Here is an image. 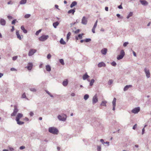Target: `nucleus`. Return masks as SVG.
I'll return each mask as SVG.
<instances>
[{"instance_id":"nucleus-6","label":"nucleus","mask_w":151,"mask_h":151,"mask_svg":"<svg viewBox=\"0 0 151 151\" xmlns=\"http://www.w3.org/2000/svg\"><path fill=\"white\" fill-rule=\"evenodd\" d=\"M98 99L97 94H96L94 96H93L92 99V103L93 104H94L97 102Z\"/></svg>"},{"instance_id":"nucleus-18","label":"nucleus","mask_w":151,"mask_h":151,"mask_svg":"<svg viewBox=\"0 0 151 151\" xmlns=\"http://www.w3.org/2000/svg\"><path fill=\"white\" fill-rule=\"evenodd\" d=\"M68 84V81L67 79H66L63 82V85L64 86H66Z\"/></svg>"},{"instance_id":"nucleus-10","label":"nucleus","mask_w":151,"mask_h":151,"mask_svg":"<svg viewBox=\"0 0 151 151\" xmlns=\"http://www.w3.org/2000/svg\"><path fill=\"white\" fill-rule=\"evenodd\" d=\"M106 66V64L103 62H100L98 64V66L99 68H101L102 67H105Z\"/></svg>"},{"instance_id":"nucleus-54","label":"nucleus","mask_w":151,"mask_h":151,"mask_svg":"<svg viewBox=\"0 0 151 151\" xmlns=\"http://www.w3.org/2000/svg\"><path fill=\"white\" fill-rule=\"evenodd\" d=\"M21 29L23 31L25 29L24 28V26H21Z\"/></svg>"},{"instance_id":"nucleus-51","label":"nucleus","mask_w":151,"mask_h":151,"mask_svg":"<svg viewBox=\"0 0 151 151\" xmlns=\"http://www.w3.org/2000/svg\"><path fill=\"white\" fill-rule=\"evenodd\" d=\"M137 124H135L133 127L132 129H135L137 127Z\"/></svg>"},{"instance_id":"nucleus-14","label":"nucleus","mask_w":151,"mask_h":151,"mask_svg":"<svg viewBox=\"0 0 151 151\" xmlns=\"http://www.w3.org/2000/svg\"><path fill=\"white\" fill-rule=\"evenodd\" d=\"M32 63H28V65L27 67V68L29 70H31L32 68Z\"/></svg>"},{"instance_id":"nucleus-62","label":"nucleus","mask_w":151,"mask_h":151,"mask_svg":"<svg viewBox=\"0 0 151 151\" xmlns=\"http://www.w3.org/2000/svg\"><path fill=\"white\" fill-rule=\"evenodd\" d=\"M14 26H12V28L11 29V32H13L14 31Z\"/></svg>"},{"instance_id":"nucleus-33","label":"nucleus","mask_w":151,"mask_h":151,"mask_svg":"<svg viewBox=\"0 0 151 151\" xmlns=\"http://www.w3.org/2000/svg\"><path fill=\"white\" fill-rule=\"evenodd\" d=\"M133 15V13L132 12H130L129 14L127 16V19H128L130 17L132 16Z\"/></svg>"},{"instance_id":"nucleus-30","label":"nucleus","mask_w":151,"mask_h":151,"mask_svg":"<svg viewBox=\"0 0 151 151\" xmlns=\"http://www.w3.org/2000/svg\"><path fill=\"white\" fill-rule=\"evenodd\" d=\"M119 55H122V56L123 57H124L125 55V52L123 50H121Z\"/></svg>"},{"instance_id":"nucleus-61","label":"nucleus","mask_w":151,"mask_h":151,"mask_svg":"<svg viewBox=\"0 0 151 151\" xmlns=\"http://www.w3.org/2000/svg\"><path fill=\"white\" fill-rule=\"evenodd\" d=\"M100 141L102 143V144H104V140L103 139H101Z\"/></svg>"},{"instance_id":"nucleus-55","label":"nucleus","mask_w":151,"mask_h":151,"mask_svg":"<svg viewBox=\"0 0 151 151\" xmlns=\"http://www.w3.org/2000/svg\"><path fill=\"white\" fill-rule=\"evenodd\" d=\"M142 134H143L144 133V132H145V128H143L142 129Z\"/></svg>"},{"instance_id":"nucleus-50","label":"nucleus","mask_w":151,"mask_h":151,"mask_svg":"<svg viewBox=\"0 0 151 151\" xmlns=\"http://www.w3.org/2000/svg\"><path fill=\"white\" fill-rule=\"evenodd\" d=\"M116 16L120 19H122L123 17H120V14H116Z\"/></svg>"},{"instance_id":"nucleus-31","label":"nucleus","mask_w":151,"mask_h":151,"mask_svg":"<svg viewBox=\"0 0 151 151\" xmlns=\"http://www.w3.org/2000/svg\"><path fill=\"white\" fill-rule=\"evenodd\" d=\"M124 57L122 56V55H118L117 59L118 60H120L121 59H122Z\"/></svg>"},{"instance_id":"nucleus-38","label":"nucleus","mask_w":151,"mask_h":151,"mask_svg":"<svg viewBox=\"0 0 151 151\" xmlns=\"http://www.w3.org/2000/svg\"><path fill=\"white\" fill-rule=\"evenodd\" d=\"M91 41V39L90 38H86L84 40V41L86 42H88Z\"/></svg>"},{"instance_id":"nucleus-22","label":"nucleus","mask_w":151,"mask_h":151,"mask_svg":"<svg viewBox=\"0 0 151 151\" xmlns=\"http://www.w3.org/2000/svg\"><path fill=\"white\" fill-rule=\"evenodd\" d=\"M46 69L47 71L49 72L51 70V68L49 65H47L46 66Z\"/></svg>"},{"instance_id":"nucleus-13","label":"nucleus","mask_w":151,"mask_h":151,"mask_svg":"<svg viewBox=\"0 0 151 151\" xmlns=\"http://www.w3.org/2000/svg\"><path fill=\"white\" fill-rule=\"evenodd\" d=\"M0 23L1 25L4 26L6 24V22L4 19H1L0 20Z\"/></svg>"},{"instance_id":"nucleus-11","label":"nucleus","mask_w":151,"mask_h":151,"mask_svg":"<svg viewBox=\"0 0 151 151\" xmlns=\"http://www.w3.org/2000/svg\"><path fill=\"white\" fill-rule=\"evenodd\" d=\"M139 1L143 6H147L148 4V3L145 0H140Z\"/></svg>"},{"instance_id":"nucleus-46","label":"nucleus","mask_w":151,"mask_h":151,"mask_svg":"<svg viewBox=\"0 0 151 151\" xmlns=\"http://www.w3.org/2000/svg\"><path fill=\"white\" fill-rule=\"evenodd\" d=\"M26 96L25 95V93H24L22 95V98H26Z\"/></svg>"},{"instance_id":"nucleus-49","label":"nucleus","mask_w":151,"mask_h":151,"mask_svg":"<svg viewBox=\"0 0 151 151\" xmlns=\"http://www.w3.org/2000/svg\"><path fill=\"white\" fill-rule=\"evenodd\" d=\"M17 56H15L13 57L12 58V60H15L17 59Z\"/></svg>"},{"instance_id":"nucleus-37","label":"nucleus","mask_w":151,"mask_h":151,"mask_svg":"<svg viewBox=\"0 0 151 151\" xmlns=\"http://www.w3.org/2000/svg\"><path fill=\"white\" fill-rule=\"evenodd\" d=\"M42 31V29H40L38 31H37L36 33H35V35H38L39 33L41 32V31Z\"/></svg>"},{"instance_id":"nucleus-53","label":"nucleus","mask_w":151,"mask_h":151,"mask_svg":"<svg viewBox=\"0 0 151 151\" xmlns=\"http://www.w3.org/2000/svg\"><path fill=\"white\" fill-rule=\"evenodd\" d=\"M80 30L79 29H78L75 32V33L76 34H77L78 33L80 32Z\"/></svg>"},{"instance_id":"nucleus-59","label":"nucleus","mask_w":151,"mask_h":151,"mask_svg":"<svg viewBox=\"0 0 151 151\" xmlns=\"http://www.w3.org/2000/svg\"><path fill=\"white\" fill-rule=\"evenodd\" d=\"M7 17L9 19H12V17L10 15L8 16Z\"/></svg>"},{"instance_id":"nucleus-8","label":"nucleus","mask_w":151,"mask_h":151,"mask_svg":"<svg viewBox=\"0 0 151 151\" xmlns=\"http://www.w3.org/2000/svg\"><path fill=\"white\" fill-rule=\"evenodd\" d=\"M87 22V19L85 17H83L82 19L81 23L84 25H86Z\"/></svg>"},{"instance_id":"nucleus-58","label":"nucleus","mask_w":151,"mask_h":151,"mask_svg":"<svg viewBox=\"0 0 151 151\" xmlns=\"http://www.w3.org/2000/svg\"><path fill=\"white\" fill-rule=\"evenodd\" d=\"M10 70L12 71L17 70L16 69L14 68H12Z\"/></svg>"},{"instance_id":"nucleus-27","label":"nucleus","mask_w":151,"mask_h":151,"mask_svg":"<svg viewBox=\"0 0 151 151\" xmlns=\"http://www.w3.org/2000/svg\"><path fill=\"white\" fill-rule=\"evenodd\" d=\"M60 42V43L61 44L64 45L66 44L65 42L63 40V38H62L61 39Z\"/></svg>"},{"instance_id":"nucleus-36","label":"nucleus","mask_w":151,"mask_h":151,"mask_svg":"<svg viewBox=\"0 0 151 151\" xmlns=\"http://www.w3.org/2000/svg\"><path fill=\"white\" fill-rule=\"evenodd\" d=\"M84 35L83 33H82L81 34H79L78 35V37L80 39H81L82 38V36Z\"/></svg>"},{"instance_id":"nucleus-26","label":"nucleus","mask_w":151,"mask_h":151,"mask_svg":"<svg viewBox=\"0 0 151 151\" xmlns=\"http://www.w3.org/2000/svg\"><path fill=\"white\" fill-rule=\"evenodd\" d=\"M27 0H21L19 2L20 4H24L26 3Z\"/></svg>"},{"instance_id":"nucleus-4","label":"nucleus","mask_w":151,"mask_h":151,"mask_svg":"<svg viewBox=\"0 0 151 151\" xmlns=\"http://www.w3.org/2000/svg\"><path fill=\"white\" fill-rule=\"evenodd\" d=\"M144 71L147 77V78H150V73L149 70L147 68H145Z\"/></svg>"},{"instance_id":"nucleus-2","label":"nucleus","mask_w":151,"mask_h":151,"mask_svg":"<svg viewBox=\"0 0 151 151\" xmlns=\"http://www.w3.org/2000/svg\"><path fill=\"white\" fill-rule=\"evenodd\" d=\"M49 37V36L48 35H43L39 37V40L41 41H44L47 40Z\"/></svg>"},{"instance_id":"nucleus-63","label":"nucleus","mask_w":151,"mask_h":151,"mask_svg":"<svg viewBox=\"0 0 151 151\" xmlns=\"http://www.w3.org/2000/svg\"><path fill=\"white\" fill-rule=\"evenodd\" d=\"M118 8L119 9H122L123 8L122 6V5H121L118 6Z\"/></svg>"},{"instance_id":"nucleus-5","label":"nucleus","mask_w":151,"mask_h":151,"mask_svg":"<svg viewBox=\"0 0 151 151\" xmlns=\"http://www.w3.org/2000/svg\"><path fill=\"white\" fill-rule=\"evenodd\" d=\"M140 110V108L139 107H136L133 109L131 111L133 113L136 114L138 113Z\"/></svg>"},{"instance_id":"nucleus-21","label":"nucleus","mask_w":151,"mask_h":151,"mask_svg":"<svg viewBox=\"0 0 151 151\" xmlns=\"http://www.w3.org/2000/svg\"><path fill=\"white\" fill-rule=\"evenodd\" d=\"M77 4V2L76 1H73L70 5V7L72 8L73 6H75Z\"/></svg>"},{"instance_id":"nucleus-15","label":"nucleus","mask_w":151,"mask_h":151,"mask_svg":"<svg viewBox=\"0 0 151 151\" xmlns=\"http://www.w3.org/2000/svg\"><path fill=\"white\" fill-rule=\"evenodd\" d=\"M58 119L60 121H65L66 120V118L64 117H62L60 115H59L58 116Z\"/></svg>"},{"instance_id":"nucleus-12","label":"nucleus","mask_w":151,"mask_h":151,"mask_svg":"<svg viewBox=\"0 0 151 151\" xmlns=\"http://www.w3.org/2000/svg\"><path fill=\"white\" fill-rule=\"evenodd\" d=\"M23 116V114L21 113H18L17 116L16 120H19Z\"/></svg>"},{"instance_id":"nucleus-47","label":"nucleus","mask_w":151,"mask_h":151,"mask_svg":"<svg viewBox=\"0 0 151 151\" xmlns=\"http://www.w3.org/2000/svg\"><path fill=\"white\" fill-rule=\"evenodd\" d=\"M17 20L16 19H14L13 20L12 22V24H14L16 21Z\"/></svg>"},{"instance_id":"nucleus-48","label":"nucleus","mask_w":151,"mask_h":151,"mask_svg":"<svg viewBox=\"0 0 151 151\" xmlns=\"http://www.w3.org/2000/svg\"><path fill=\"white\" fill-rule=\"evenodd\" d=\"M51 55L50 54H49L47 55V58L48 59H50L51 58Z\"/></svg>"},{"instance_id":"nucleus-34","label":"nucleus","mask_w":151,"mask_h":151,"mask_svg":"<svg viewBox=\"0 0 151 151\" xmlns=\"http://www.w3.org/2000/svg\"><path fill=\"white\" fill-rule=\"evenodd\" d=\"M71 34V33L70 32L68 33L66 37L67 40H68L69 39V37L70 36Z\"/></svg>"},{"instance_id":"nucleus-3","label":"nucleus","mask_w":151,"mask_h":151,"mask_svg":"<svg viewBox=\"0 0 151 151\" xmlns=\"http://www.w3.org/2000/svg\"><path fill=\"white\" fill-rule=\"evenodd\" d=\"M19 111L18 109L17 108V106H14V109L13 113L11 114V116H15L16 115V114Z\"/></svg>"},{"instance_id":"nucleus-29","label":"nucleus","mask_w":151,"mask_h":151,"mask_svg":"<svg viewBox=\"0 0 151 151\" xmlns=\"http://www.w3.org/2000/svg\"><path fill=\"white\" fill-rule=\"evenodd\" d=\"M94 81L95 80L94 79H92L91 80L90 83V86H92L93 85Z\"/></svg>"},{"instance_id":"nucleus-1","label":"nucleus","mask_w":151,"mask_h":151,"mask_svg":"<svg viewBox=\"0 0 151 151\" xmlns=\"http://www.w3.org/2000/svg\"><path fill=\"white\" fill-rule=\"evenodd\" d=\"M48 131L50 133L55 134H57L59 132L58 129L54 127H49Z\"/></svg>"},{"instance_id":"nucleus-56","label":"nucleus","mask_w":151,"mask_h":151,"mask_svg":"<svg viewBox=\"0 0 151 151\" xmlns=\"http://www.w3.org/2000/svg\"><path fill=\"white\" fill-rule=\"evenodd\" d=\"M109 142H104V144H106L107 145H109Z\"/></svg>"},{"instance_id":"nucleus-19","label":"nucleus","mask_w":151,"mask_h":151,"mask_svg":"<svg viewBox=\"0 0 151 151\" xmlns=\"http://www.w3.org/2000/svg\"><path fill=\"white\" fill-rule=\"evenodd\" d=\"M16 35L17 36V38L19 39V40H21L22 39L19 33V31L18 30H17L16 32Z\"/></svg>"},{"instance_id":"nucleus-41","label":"nucleus","mask_w":151,"mask_h":151,"mask_svg":"<svg viewBox=\"0 0 151 151\" xmlns=\"http://www.w3.org/2000/svg\"><path fill=\"white\" fill-rule=\"evenodd\" d=\"M112 65L114 66H116V63L115 61H113L111 63Z\"/></svg>"},{"instance_id":"nucleus-60","label":"nucleus","mask_w":151,"mask_h":151,"mask_svg":"<svg viewBox=\"0 0 151 151\" xmlns=\"http://www.w3.org/2000/svg\"><path fill=\"white\" fill-rule=\"evenodd\" d=\"M95 28H93L92 29V32L93 33H95Z\"/></svg>"},{"instance_id":"nucleus-16","label":"nucleus","mask_w":151,"mask_h":151,"mask_svg":"<svg viewBox=\"0 0 151 151\" xmlns=\"http://www.w3.org/2000/svg\"><path fill=\"white\" fill-rule=\"evenodd\" d=\"M89 76L87 74V73H86L83 76V80H85L88 78Z\"/></svg>"},{"instance_id":"nucleus-57","label":"nucleus","mask_w":151,"mask_h":151,"mask_svg":"<svg viewBox=\"0 0 151 151\" xmlns=\"http://www.w3.org/2000/svg\"><path fill=\"white\" fill-rule=\"evenodd\" d=\"M34 115V113L32 112H30L29 113V115L30 116H32Z\"/></svg>"},{"instance_id":"nucleus-43","label":"nucleus","mask_w":151,"mask_h":151,"mask_svg":"<svg viewBox=\"0 0 151 151\" xmlns=\"http://www.w3.org/2000/svg\"><path fill=\"white\" fill-rule=\"evenodd\" d=\"M97 150L98 151H101V147L100 146H97Z\"/></svg>"},{"instance_id":"nucleus-32","label":"nucleus","mask_w":151,"mask_h":151,"mask_svg":"<svg viewBox=\"0 0 151 151\" xmlns=\"http://www.w3.org/2000/svg\"><path fill=\"white\" fill-rule=\"evenodd\" d=\"M89 96L88 94H85L84 96V99L85 100H87L89 98Z\"/></svg>"},{"instance_id":"nucleus-24","label":"nucleus","mask_w":151,"mask_h":151,"mask_svg":"<svg viewBox=\"0 0 151 151\" xmlns=\"http://www.w3.org/2000/svg\"><path fill=\"white\" fill-rule=\"evenodd\" d=\"M59 24V23L58 22H56L53 23V26L54 28H56Z\"/></svg>"},{"instance_id":"nucleus-28","label":"nucleus","mask_w":151,"mask_h":151,"mask_svg":"<svg viewBox=\"0 0 151 151\" xmlns=\"http://www.w3.org/2000/svg\"><path fill=\"white\" fill-rule=\"evenodd\" d=\"M107 103V101H103L102 102L101 104V105L103 106H106V103Z\"/></svg>"},{"instance_id":"nucleus-45","label":"nucleus","mask_w":151,"mask_h":151,"mask_svg":"<svg viewBox=\"0 0 151 151\" xmlns=\"http://www.w3.org/2000/svg\"><path fill=\"white\" fill-rule=\"evenodd\" d=\"M113 83V80H110L108 82V84L109 85H111Z\"/></svg>"},{"instance_id":"nucleus-52","label":"nucleus","mask_w":151,"mask_h":151,"mask_svg":"<svg viewBox=\"0 0 151 151\" xmlns=\"http://www.w3.org/2000/svg\"><path fill=\"white\" fill-rule=\"evenodd\" d=\"M24 148H25V147L24 146H21L19 147V149L20 150H23Z\"/></svg>"},{"instance_id":"nucleus-64","label":"nucleus","mask_w":151,"mask_h":151,"mask_svg":"<svg viewBox=\"0 0 151 151\" xmlns=\"http://www.w3.org/2000/svg\"><path fill=\"white\" fill-rule=\"evenodd\" d=\"M76 23V22H73L70 24V25L72 27Z\"/></svg>"},{"instance_id":"nucleus-9","label":"nucleus","mask_w":151,"mask_h":151,"mask_svg":"<svg viewBox=\"0 0 151 151\" xmlns=\"http://www.w3.org/2000/svg\"><path fill=\"white\" fill-rule=\"evenodd\" d=\"M116 98H114L112 102V105L113 106L112 110L114 111L115 110V108L116 104Z\"/></svg>"},{"instance_id":"nucleus-44","label":"nucleus","mask_w":151,"mask_h":151,"mask_svg":"<svg viewBox=\"0 0 151 151\" xmlns=\"http://www.w3.org/2000/svg\"><path fill=\"white\" fill-rule=\"evenodd\" d=\"M129 44V42H124L123 44V46L125 47H126L127 45Z\"/></svg>"},{"instance_id":"nucleus-23","label":"nucleus","mask_w":151,"mask_h":151,"mask_svg":"<svg viewBox=\"0 0 151 151\" xmlns=\"http://www.w3.org/2000/svg\"><path fill=\"white\" fill-rule=\"evenodd\" d=\"M132 87L131 85H126L124 88V91H127L129 88Z\"/></svg>"},{"instance_id":"nucleus-25","label":"nucleus","mask_w":151,"mask_h":151,"mask_svg":"<svg viewBox=\"0 0 151 151\" xmlns=\"http://www.w3.org/2000/svg\"><path fill=\"white\" fill-rule=\"evenodd\" d=\"M16 121L17 122V124L19 125L23 124L24 123V122L20 121H19V120H16Z\"/></svg>"},{"instance_id":"nucleus-40","label":"nucleus","mask_w":151,"mask_h":151,"mask_svg":"<svg viewBox=\"0 0 151 151\" xmlns=\"http://www.w3.org/2000/svg\"><path fill=\"white\" fill-rule=\"evenodd\" d=\"M97 22H98V20H97L96 22H95L94 25V26H93V28H96V26H97Z\"/></svg>"},{"instance_id":"nucleus-35","label":"nucleus","mask_w":151,"mask_h":151,"mask_svg":"<svg viewBox=\"0 0 151 151\" xmlns=\"http://www.w3.org/2000/svg\"><path fill=\"white\" fill-rule=\"evenodd\" d=\"M59 62L62 65H64V60L63 59H60L59 60Z\"/></svg>"},{"instance_id":"nucleus-20","label":"nucleus","mask_w":151,"mask_h":151,"mask_svg":"<svg viewBox=\"0 0 151 151\" xmlns=\"http://www.w3.org/2000/svg\"><path fill=\"white\" fill-rule=\"evenodd\" d=\"M107 52V49L106 48H104L101 50V53L103 55H105Z\"/></svg>"},{"instance_id":"nucleus-39","label":"nucleus","mask_w":151,"mask_h":151,"mask_svg":"<svg viewBox=\"0 0 151 151\" xmlns=\"http://www.w3.org/2000/svg\"><path fill=\"white\" fill-rule=\"evenodd\" d=\"M31 16L30 14H27L25 15L24 17L26 18H28L29 17Z\"/></svg>"},{"instance_id":"nucleus-42","label":"nucleus","mask_w":151,"mask_h":151,"mask_svg":"<svg viewBox=\"0 0 151 151\" xmlns=\"http://www.w3.org/2000/svg\"><path fill=\"white\" fill-rule=\"evenodd\" d=\"M29 90L33 92H35L36 91V89L35 88H29Z\"/></svg>"},{"instance_id":"nucleus-17","label":"nucleus","mask_w":151,"mask_h":151,"mask_svg":"<svg viewBox=\"0 0 151 151\" xmlns=\"http://www.w3.org/2000/svg\"><path fill=\"white\" fill-rule=\"evenodd\" d=\"M75 8L73 9H71L68 11V14H70L72 13L73 14H74V12H75Z\"/></svg>"},{"instance_id":"nucleus-7","label":"nucleus","mask_w":151,"mask_h":151,"mask_svg":"<svg viewBox=\"0 0 151 151\" xmlns=\"http://www.w3.org/2000/svg\"><path fill=\"white\" fill-rule=\"evenodd\" d=\"M36 51V50L34 49H30L28 53V55L31 56L33 55Z\"/></svg>"}]
</instances>
